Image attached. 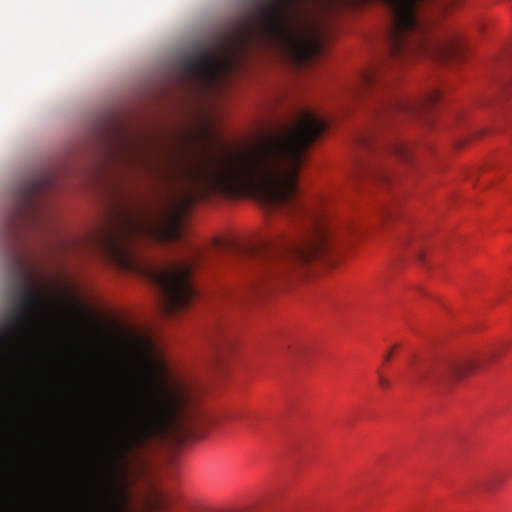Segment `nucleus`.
Returning a JSON list of instances; mask_svg holds the SVG:
<instances>
[{
	"mask_svg": "<svg viewBox=\"0 0 512 512\" xmlns=\"http://www.w3.org/2000/svg\"><path fill=\"white\" fill-rule=\"evenodd\" d=\"M379 384L383 388H388L390 386L389 380L382 375L379 376Z\"/></svg>",
	"mask_w": 512,
	"mask_h": 512,
	"instance_id": "obj_10",
	"label": "nucleus"
},
{
	"mask_svg": "<svg viewBox=\"0 0 512 512\" xmlns=\"http://www.w3.org/2000/svg\"><path fill=\"white\" fill-rule=\"evenodd\" d=\"M168 502L163 496H156L151 503L152 512H165Z\"/></svg>",
	"mask_w": 512,
	"mask_h": 512,
	"instance_id": "obj_9",
	"label": "nucleus"
},
{
	"mask_svg": "<svg viewBox=\"0 0 512 512\" xmlns=\"http://www.w3.org/2000/svg\"><path fill=\"white\" fill-rule=\"evenodd\" d=\"M240 417H241L240 413H235V415L231 416V418H233V419L240 418Z\"/></svg>",
	"mask_w": 512,
	"mask_h": 512,
	"instance_id": "obj_13",
	"label": "nucleus"
},
{
	"mask_svg": "<svg viewBox=\"0 0 512 512\" xmlns=\"http://www.w3.org/2000/svg\"><path fill=\"white\" fill-rule=\"evenodd\" d=\"M15 273L19 278L15 286L16 305L10 324L0 333V346L14 341L18 334L26 331L38 321L41 314L55 304L46 297L33 282L32 274L22 257H16Z\"/></svg>",
	"mask_w": 512,
	"mask_h": 512,
	"instance_id": "obj_3",
	"label": "nucleus"
},
{
	"mask_svg": "<svg viewBox=\"0 0 512 512\" xmlns=\"http://www.w3.org/2000/svg\"><path fill=\"white\" fill-rule=\"evenodd\" d=\"M355 144L358 149L359 173L381 183L390 181V173L380 162L379 157L391 154L402 161H407L412 155L410 145L398 140L386 141L376 132H364L357 135Z\"/></svg>",
	"mask_w": 512,
	"mask_h": 512,
	"instance_id": "obj_4",
	"label": "nucleus"
},
{
	"mask_svg": "<svg viewBox=\"0 0 512 512\" xmlns=\"http://www.w3.org/2000/svg\"><path fill=\"white\" fill-rule=\"evenodd\" d=\"M492 481H493L492 479L485 480V481L482 483L483 488H484V489H487V490L491 489V488H492Z\"/></svg>",
	"mask_w": 512,
	"mask_h": 512,
	"instance_id": "obj_11",
	"label": "nucleus"
},
{
	"mask_svg": "<svg viewBox=\"0 0 512 512\" xmlns=\"http://www.w3.org/2000/svg\"><path fill=\"white\" fill-rule=\"evenodd\" d=\"M208 341L218 361H224L235 347L233 336L223 327L213 328Z\"/></svg>",
	"mask_w": 512,
	"mask_h": 512,
	"instance_id": "obj_8",
	"label": "nucleus"
},
{
	"mask_svg": "<svg viewBox=\"0 0 512 512\" xmlns=\"http://www.w3.org/2000/svg\"><path fill=\"white\" fill-rule=\"evenodd\" d=\"M498 354L497 351H490L464 358L413 364L409 374L414 382L425 385L458 381L474 371L484 369Z\"/></svg>",
	"mask_w": 512,
	"mask_h": 512,
	"instance_id": "obj_5",
	"label": "nucleus"
},
{
	"mask_svg": "<svg viewBox=\"0 0 512 512\" xmlns=\"http://www.w3.org/2000/svg\"><path fill=\"white\" fill-rule=\"evenodd\" d=\"M384 359L385 361H389L391 359V352H389Z\"/></svg>",
	"mask_w": 512,
	"mask_h": 512,
	"instance_id": "obj_12",
	"label": "nucleus"
},
{
	"mask_svg": "<svg viewBox=\"0 0 512 512\" xmlns=\"http://www.w3.org/2000/svg\"><path fill=\"white\" fill-rule=\"evenodd\" d=\"M326 128L318 115L304 110L295 123L215 162L206 158L175 159L162 136L113 124L102 135L109 158L149 176L179 180L183 187L156 210L119 196L109 204L105 219L92 233V244L118 268L142 269L160 290L164 309L170 314L185 309L196 296L190 275L201 261V251L191 247L188 259L142 268L128 244L135 238L181 240V221L204 194L255 195L268 209L281 211L293 221L291 231L265 236L245 252L263 281L282 279L314 261L329 259L334 229L324 213L307 207L297 185L308 148Z\"/></svg>",
	"mask_w": 512,
	"mask_h": 512,
	"instance_id": "obj_1",
	"label": "nucleus"
},
{
	"mask_svg": "<svg viewBox=\"0 0 512 512\" xmlns=\"http://www.w3.org/2000/svg\"><path fill=\"white\" fill-rule=\"evenodd\" d=\"M196 407V389L187 382H176L171 389L163 391L153 407L145 413H140L133 402L119 418L120 456L142 448L151 441H164L181 435L192 423Z\"/></svg>",
	"mask_w": 512,
	"mask_h": 512,
	"instance_id": "obj_2",
	"label": "nucleus"
},
{
	"mask_svg": "<svg viewBox=\"0 0 512 512\" xmlns=\"http://www.w3.org/2000/svg\"><path fill=\"white\" fill-rule=\"evenodd\" d=\"M51 179L43 173L30 174L21 179L13 188L12 200V225L30 216L38 209L36 197L51 186Z\"/></svg>",
	"mask_w": 512,
	"mask_h": 512,
	"instance_id": "obj_6",
	"label": "nucleus"
},
{
	"mask_svg": "<svg viewBox=\"0 0 512 512\" xmlns=\"http://www.w3.org/2000/svg\"><path fill=\"white\" fill-rule=\"evenodd\" d=\"M112 467H113V470H115V468H116V464H115L114 462H113V464H112Z\"/></svg>",
	"mask_w": 512,
	"mask_h": 512,
	"instance_id": "obj_14",
	"label": "nucleus"
},
{
	"mask_svg": "<svg viewBox=\"0 0 512 512\" xmlns=\"http://www.w3.org/2000/svg\"><path fill=\"white\" fill-rule=\"evenodd\" d=\"M128 492L124 485L112 482L106 490L100 512H129Z\"/></svg>",
	"mask_w": 512,
	"mask_h": 512,
	"instance_id": "obj_7",
	"label": "nucleus"
}]
</instances>
